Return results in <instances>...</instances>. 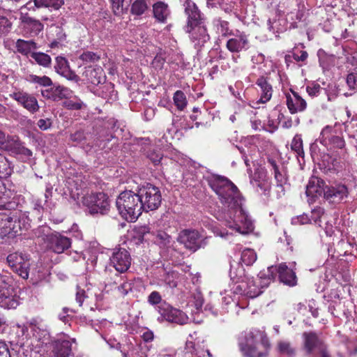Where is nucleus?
<instances>
[{"label":"nucleus","mask_w":357,"mask_h":357,"mask_svg":"<svg viewBox=\"0 0 357 357\" xmlns=\"http://www.w3.org/2000/svg\"><path fill=\"white\" fill-rule=\"evenodd\" d=\"M204 178L222 205L216 213V218L231 231L241 234L252 231V221L243 207V197L237 187L222 176L211 174ZM213 232L223 238H227L232 234V232L220 228H215Z\"/></svg>","instance_id":"obj_1"},{"label":"nucleus","mask_w":357,"mask_h":357,"mask_svg":"<svg viewBox=\"0 0 357 357\" xmlns=\"http://www.w3.org/2000/svg\"><path fill=\"white\" fill-rule=\"evenodd\" d=\"M238 346L244 357H266L270 344L264 331L252 328L241 334Z\"/></svg>","instance_id":"obj_2"},{"label":"nucleus","mask_w":357,"mask_h":357,"mask_svg":"<svg viewBox=\"0 0 357 357\" xmlns=\"http://www.w3.org/2000/svg\"><path fill=\"white\" fill-rule=\"evenodd\" d=\"M137 192L131 190L122 192L117 197L116 206L123 218L135 222L142 214L143 204Z\"/></svg>","instance_id":"obj_3"},{"label":"nucleus","mask_w":357,"mask_h":357,"mask_svg":"<svg viewBox=\"0 0 357 357\" xmlns=\"http://www.w3.org/2000/svg\"><path fill=\"white\" fill-rule=\"evenodd\" d=\"M270 284V278H268L266 271H261L258 278H247L238 284L234 293L254 298L262 293V289L266 288Z\"/></svg>","instance_id":"obj_4"},{"label":"nucleus","mask_w":357,"mask_h":357,"mask_svg":"<svg viewBox=\"0 0 357 357\" xmlns=\"http://www.w3.org/2000/svg\"><path fill=\"white\" fill-rule=\"evenodd\" d=\"M20 303L12 278L0 274V307L6 310L16 309Z\"/></svg>","instance_id":"obj_5"},{"label":"nucleus","mask_w":357,"mask_h":357,"mask_svg":"<svg viewBox=\"0 0 357 357\" xmlns=\"http://www.w3.org/2000/svg\"><path fill=\"white\" fill-rule=\"evenodd\" d=\"M138 196L143 206V211H149L157 209L162 201V196L158 188L147 183L137 190Z\"/></svg>","instance_id":"obj_6"},{"label":"nucleus","mask_w":357,"mask_h":357,"mask_svg":"<svg viewBox=\"0 0 357 357\" xmlns=\"http://www.w3.org/2000/svg\"><path fill=\"white\" fill-rule=\"evenodd\" d=\"M26 219L19 218L14 214H0V235L5 236L13 234V236L19 234L23 229H27Z\"/></svg>","instance_id":"obj_7"},{"label":"nucleus","mask_w":357,"mask_h":357,"mask_svg":"<svg viewBox=\"0 0 357 357\" xmlns=\"http://www.w3.org/2000/svg\"><path fill=\"white\" fill-rule=\"evenodd\" d=\"M82 202L92 215L105 214L110 207L108 197L104 192L86 195L83 197Z\"/></svg>","instance_id":"obj_8"},{"label":"nucleus","mask_w":357,"mask_h":357,"mask_svg":"<svg viewBox=\"0 0 357 357\" xmlns=\"http://www.w3.org/2000/svg\"><path fill=\"white\" fill-rule=\"evenodd\" d=\"M7 262L10 268L23 279L29 278L30 257L22 252L10 253L7 257Z\"/></svg>","instance_id":"obj_9"},{"label":"nucleus","mask_w":357,"mask_h":357,"mask_svg":"<svg viewBox=\"0 0 357 357\" xmlns=\"http://www.w3.org/2000/svg\"><path fill=\"white\" fill-rule=\"evenodd\" d=\"M267 276L270 278V283L274 281L277 275L283 284L293 287L296 284L295 273L289 269L286 264L282 263L278 266H271L266 270Z\"/></svg>","instance_id":"obj_10"},{"label":"nucleus","mask_w":357,"mask_h":357,"mask_svg":"<svg viewBox=\"0 0 357 357\" xmlns=\"http://www.w3.org/2000/svg\"><path fill=\"white\" fill-rule=\"evenodd\" d=\"M158 312L160 314V318L169 322L176 323L183 325L188 323V317L182 311L174 308L166 303H162L158 306Z\"/></svg>","instance_id":"obj_11"},{"label":"nucleus","mask_w":357,"mask_h":357,"mask_svg":"<svg viewBox=\"0 0 357 357\" xmlns=\"http://www.w3.org/2000/svg\"><path fill=\"white\" fill-rule=\"evenodd\" d=\"M184 31L188 34L190 40L195 48L197 50L201 49L210 40L206 24L184 28Z\"/></svg>","instance_id":"obj_12"},{"label":"nucleus","mask_w":357,"mask_h":357,"mask_svg":"<svg viewBox=\"0 0 357 357\" xmlns=\"http://www.w3.org/2000/svg\"><path fill=\"white\" fill-rule=\"evenodd\" d=\"M303 348L309 355L315 352L323 354L326 351V347L324 342L314 332H305L303 334Z\"/></svg>","instance_id":"obj_13"},{"label":"nucleus","mask_w":357,"mask_h":357,"mask_svg":"<svg viewBox=\"0 0 357 357\" xmlns=\"http://www.w3.org/2000/svg\"><path fill=\"white\" fill-rule=\"evenodd\" d=\"M29 328L33 338L38 342L37 346L43 347L49 343L50 335L47 324L41 319H34L29 322Z\"/></svg>","instance_id":"obj_14"},{"label":"nucleus","mask_w":357,"mask_h":357,"mask_svg":"<svg viewBox=\"0 0 357 357\" xmlns=\"http://www.w3.org/2000/svg\"><path fill=\"white\" fill-rule=\"evenodd\" d=\"M202 236L199 233L193 229H183L178 234L177 241L193 252L202 246Z\"/></svg>","instance_id":"obj_15"},{"label":"nucleus","mask_w":357,"mask_h":357,"mask_svg":"<svg viewBox=\"0 0 357 357\" xmlns=\"http://www.w3.org/2000/svg\"><path fill=\"white\" fill-rule=\"evenodd\" d=\"M185 13L188 17L187 23L184 28H190L206 24L203 14L201 13L198 7L193 1L190 0L185 1Z\"/></svg>","instance_id":"obj_16"},{"label":"nucleus","mask_w":357,"mask_h":357,"mask_svg":"<svg viewBox=\"0 0 357 357\" xmlns=\"http://www.w3.org/2000/svg\"><path fill=\"white\" fill-rule=\"evenodd\" d=\"M130 261V254L125 248L116 249L110 257L111 264L120 273H123L129 268Z\"/></svg>","instance_id":"obj_17"},{"label":"nucleus","mask_w":357,"mask_h":357,"mask_svg":"<svg viewBox=\"0 0 357 357\" xmlns=\"http://www.w3.org/2000/svg\"><path fill=\"white\" fill-rule=\"evenodd\" d=\"M226 44L227 49L232 53H238L245 51L249 48V40L248 35L244 32L237 31L236 34L232 33Z\"/></svg>","instance_id":"obj_18"},{"label":"nucleus","mask_w":357,"mask_h":357,"mask_svg":"<svg viewBox=\"0 0 357 357\" xmlns=\"http://www.w3.org/2000/svg\"><path fill=\"white\" fill-rule=\"evenodd\" d=\"M47 241L50 250L56 254L63 253L71 245V240L59 233H53L49 235Z\"/></svg>","instance_id":"obj_19"},{"label":"nucleus","mask_w":357,"mask_h":357,"mask_svg":"<svg viewBox=\"0 0 357 357\" xmlns=\"http://www.w3.org/2000/svg\"><path fill=\"white\" fill-rule=\"evenodd\" d=\"M21 27L24 36L33 37L43 29V24L39 20L25 15L21 18Z\"/></svg>","instance_id":"obj_20"},{"label":"nucleus","mask_w":357,"mask_h":357,"mask_svg":"<svg viewBox=\"0 0 357 357\" xmlns=\"http://www.w3.org/2000/svg\"><path fill=\"white\" fill-rule=\"evenodd\" d=\"M349 195V190L345 185L337 184L327 188L324 192V197L333 203H340L346 199Z\"/></svg>","instance_id":"obj_21"},{"label":"nucleus","mask_w":357,"mask_h":357,"mask_svg":"<svg viewBox=\"0 0 357 357\" xmlns=\"http://www.w3.org/2000/svg\"><path fill=\"white\" fill-rule=\"evenodd\" d=\"M19 104L31 113H35L39 109L36 98L24 92H16L11 95Z\"/></svg>","instance_id":"obj_22"},{"label":"nucleus","mask_w":357,"mask_h":357,"mask_svg":"<svg viewBox=\"0 0 357 357\" xmlns=\"http://www.w3.org/2000/svg\"><path fill=\"white\" fill-rule=\"evenodd\" d=\"M86 81L94 86L103 84L105 82V75L100 66H88L83 73Z\"/></svg>","instance_id":"obj_23"},{"label":"nucleus","mask_w":357,"mask_h":357,"mask_svg":"<svg viewBox=\"0 0 357 357\" xmlns=\"http://www.w3.org/2000/svg\"><path fill=\"white\" fill-rule=\"evenodd\" d=\"M325 183L323 180L317 177H312L306 186V195L310 199L309 202H312L314 198L321 196L326 191L324 188Z\"/></svg>","instance_id":"obj_24"},{"label":"nucleus","mask_w":357,"mask_h":357,"mask_svg":"<svg viewBox=\"0 0 357 357\" xmlns=\"http://www.w3.org/2000/svg\"><path fill=\"white\" fill-rule=\"evenodd\" d=\"M75 343V339H58L53 343V353L56 357H69L73 349L72 343Z\"/></svg>","instance_id":"obj_25"},{"label":"nucleus","mask_w":357,"mask_h":357,"mask_svg":"<svg viewBox=\"0 0 357 357\" xmlns=\"http://www.w3.org/2000/svg\"><path fill=\"white\" fill-rule=\"evenodd\" d=\"M293 97L287 96V105L291 114L301 112L306 109L307 103L298 93L291 91Z\"/></svg>","instance_id":"obj_26"},{"label":"nucleus","mask_w":357,"mask_h":357,"mask_svg":"<svg viewBox=\"0 0 357 357\" xmlns=\"http://www.w3.org/2000/svg\"><path fill=\"white\" fill-rule=\"evenodd\" d=\"M42 95L47 98H51L54 100H59L63 98L68 99L71 97L72 91L68 88L58 86L52 88L50 91L46 90L42 91Z\"/></svg>","instance_id":"obj_27"},{"label":"nucleus","mask_w":357,"mask_h":357,"mask_svg":"<svg viewBox=\"0 0 357 357\" xmlns=\"http://www.w3.org/2000/svg\"><path fill=\"white\" fill-rule=\"evenodd\" d=\"M17 52L26 56H31V54L38 49L37 44L33 40H25L18 39L15 43Z\"/></svg>","instance_id":"obj_28"},{"label":"nucleus","mask_w":357,"mask_h":357,"mask_svg":"<svg viewBox=\"0 0 357 357\" xmlns=\"http://www.w3.org/2000/svg\"><path fill=\"white\" fill-rule=\"evenodd\" d=\"M256 84L260 88L261 92L258 102L266 103L272 96L273 89L271 85L268 83L266 79L264 77L258 78Z\"/></svg>","instance_id":"obj_29"},{"label":"nucleus","mask_w":357,"mask_h":357,"mask_svg":"<svg viewBox=\"0 0 357 357\" xmlns=\"http://www.w3.org/2000/svg\"><path fill=\"white\" fill-rule=\"evenodd\" d=\"M331 131H332V128L330 126H326L322 130L321 135L322 136L323 140L325 142L326 140H328L330 144L333 147L338 148L340 149H343L345 145V142H344V139H342V137H341L340 136H335V135L331 136Z\"/></svg>","instance_id":"obj_30"},{"label":"nucleus","mask_w":357,"mask_h":357,"mask_svg":"<svg viewBox=\"0 0 357 357\" xmlns=\"http://www.w3.org/2000/svg\"><path fill=\"white\" fill-rule=\"evenodd\" d=\"M32 2L37 8H48L59 10L64 4V0H33L27 3L29 8H32Z\"/></svg>","instance_id":"obj_31"},{"label":"nucleus","mask_w":357,"mask_h":357,"mask_svg":"<svg viewBox=\"0 0 357 357\" xmlns=\"http://www.w3.org/2000/svg\"><path fill=\"white\" fill-rule=\"evenodd\" d=\"M152 237V232L147 226L136 227L133 229V238L136 244H139L144 241H151Z\"/></svg>","instance_id":"obj_32"},{"label":"nucleus","mask_w":357,"mask_h":357,"mask_svg":"<svg viewBox=\"0 0 357 357\" xmlns=\"http://www.w3.org/2000/svg\"><path fill=\"white\" fill-rule=\"evenodd\" d=\"M152 236H154V238H151V241H153L161 248H167L172 246V237L164 231L159 230L156 233L152 232Z\"/></svg>","instance_id":"obj_33"},{"label":"nucleus","mask_w":357,"mask_h":357,"mask_svg":"<svg viewBox=\"0 0 357 357\" xmlns=\"http://www.w3.org/2000/svg\"><path fill=\"white\" fill-rule=\"evenodd\" d=\"M153 15L159 22H165L169 15L168 6L163 2H158L153 5Z\"/></svg>","instance_id":"obj_34"},{"label":"nucleus","mask_w":357,"mask_h":357,"mask_svg":"<svg viewBox=\"0 0 357 357\" xmlns=\"http://www.w3.org/2000/svg\"><path fill=\"white\" fill-rule=\"evenodd\" d=\"M278 351L288 357H294L296 354V349L293 344L287 340H280L277 344Z\"/></svg>","instance_id":"obj_35"},{"label":"nucleus","mask_w":357,"mask_h":357,"mask_svg":"<svg viewBox=\"0 0 357 357\" xmlns=\"http://www.w3.org/2000/svg\"><path fill=\"white\" fill-rule=\"evenodd\" d=\"M31 58L34 61L45 68H48L51 65L52 59L50 55L44 52H34L31 54Z\"/></svg>","instance_id":"obj_36"},{"label":"nucleus","mask_w":357,"mask_h":357,"mask_svg":"<svg viewBox=\"0 0 357 357\" xmlns=\"http://www.w3.org/2000/svg\"><path fill=\"white\" fill-rule=\"evenodd\" d=\"M213 24L216 29V32L222 36L227 37L232 35L233 33L229 29L228 22L220 19H215L213 21Z\"/></svg>","instance_id":"obj_37"},{"label":"nucleus","mask_w":357,"mask_h":357,"mask_svg":"<svg viewBox=\"0 0 357 357\" xmlns=\"http://www.w3.org/2000/svg\"><path fill=\"white\" fill-rule=\"evenodd\" d=\"M112 5V9L115 15L123 14L127 11L132 0H110Z\"/></svg>","instance_id":"obj_38"},{"label":"nucleus","mask_w":357,"mask_h":357,"mask_svg":"<svg viewBox=\"0 0 357 357\" xmlns=\"http://www.w3.org/2000/svg\"><path fill=\"white\" fill-rule=\"evenodd\" d=\"M13 169L10 163L5 157L0 155V178H6L11 175Z\"/></svg>","instance_id":"obj_39"},{"label":"nucleus","mask_w":357,"mask_h":357,"mask_svg":"<svg viewBox=\"0 0 357 357\" xmlns=\"http://www.w3.org/2000/svg\"><path fill=\"white\" fill-rule=\"evenodd\" d=\"M27 80L33 84H37L40 86H50L52 85V79L47 76H38L36 75H30L27 79Z\"/></svg>","instance_id":"obj_40"},{"label":"nucleus","mask_w":357,"mask_h":357,"mask_svg":"<svg viewBox=\"0 0 357 357\" xmlns=\"http://www.w3.org/2000/svg\"><path fill=\"white\" fill-rule=\"evenodd\" d=\"M257 259V254L252 249H245L241 253V260L247 266L252 265Z\"/></svg>","instance_id":"obj_41"},{"label":"nucleus","mask_w":357,"mask_h":357,"mask_svg":"<svg viewBox=\"0 0 357 357\" xmlns=\"http://www.w3.org/2000/svg\"><path fill=\"white\" fill-rule=\"evenodd\" d=\"M147 9V4L145 0H135L132 4L131 13L133 15H141Z\"/></svg>","instance_id":"obj_42"},{"label":"nucleus","mask_w":357,"mask_h":357,"mask_svg":"<svg viewBox=\"0 0 357 357\" xmlns=\"http://www.w3.org/2000/svg\"><path fill=\"white\" fill-rule=\"evenodd\" d=\"M114 289L118 296H124L132 290V284L128 281H123L119 285H116V284H115Z\"/></svg>","instance_id":"obj_43"},{"label":"nucleus","mask_w":357,"mask_h":357,"mask_svg":"<svg viewBox=\"0 0 357 357\" xmlns=\"http://www.w3.org/2000/svg\"><path fill=\"white\" fill-rule=\"evenodd\" d=\"M174 101L177 108L180 110H183L187 104L185 96L181 91H177L174 93Z\"/></svg>","instance_id":"obj_44"},{"label":"nucleus","mask_w":357,"mask_h":357,"mask_svg":"<svg viewBox=\"0 0 357 357\" xmlns=\"http://www.w3.org/2000/svg\"><path fill=\"white\" fill-rule=\"evenodd\" d=\"M114 86L112 83H107L97 89V93L102 98L107 99L112 97V93L114 92Z\"/></svg>","instance_id":"obj_45"},{"label":"nucleus","mask_w":357,"mask_h":357,"mask_svg":"<svg viewBox=\"0 0 357 357\" xmlns=\"http://www.w3.org/2000/svg\"><path fill=\"white\" fill-rule=\"evenodd\" d=\"M291 146V149L297 153L299 156H302L303 155V141L300 135H296L293 138Z\"/></svg>","instance_id":"obj_46"},{"label":"nucleus","mask_w":357,"mask_h":357,"mask_svg":"<svg viewBox=\"0 0 357 357\" xmlns=\"http://www.w3.org/2000/svg\"><path fill=\"white\" fill-rule=\"evenodd\" d=\"M324 211L321 207H316L311 211L310 220L311 222L315 225H320L321 218L324 215Z\"/></svg>","instance_id":"obj_47"},{"label":"nucleus","mask_w":357,"mask_h":357,"mask_svg":"<svg viewBox=\"0 0 357 357\" xmlns=\"http://www.w3.org/2000/svg\"><path fill=\"white\" fill-rule=\"evenodd\" d=\"M273 169L274 170L275 179L277 184L284 185L287 183V178L282 172H280L274 161L271 162Z\"/></svg>","instance_id":"obj_48"},{"label":"nucleus","mask_w":357,"mask_h":357,"mask_svg":"<svg viewBox=\"0 0 357 357\" xmlns=\"http://www.w3.org/2000/svg\"><path fill=\"white\" fill-rule=\"evenodd\" d=\"M147 157L154 165H158L162 158V154L159 151L150 149L147 153Z\"/></svg>","instance_id":"obj_49"},{"label":"nucleus","mask_w":357,"mask_h":357,"mask_svg":"<svg viewBox=\"0 0 357 357\" xmlns=\"http://www.w3.org/2000/svg\"><path fill=\"white\" fill-rule=\"evenodd\" d=\"M69 67L67 60L62 56L56 58V65L54 68L57 73L60 74Z\"/></svg>","instance_id":"obj_50"},{"label":"nucleus","mask_w":357,"mask_h":357,"mask_svg":"<svg viewBox=\"0 0 357 357\" xmlns=\"http://www.w3.org/2000/svg\"><path fill=\"white\" fill-rule=\"evenodd\" d=\"M79 59L85 63H93L98 61L100 56L92 52H86L79 56Z\"/></svg>","instance_id":"obj_51"},{"label":"nucleus","mask_w":357,"mask_h":357,"mask_svg":"<svg viewBox=\"0 0 357 357\" xmlns=\"http://www.w3.org/2000/svg\"><path fill=\"white\" fill-rule=\"evenodd\" d=\"M321 90V87L320 85L315 82L310 84L306 87L307 93L312 98L317 96L320 93Z\"/></svg>","instance_id":"obj_52"},{"label":"nucleus","mask_w":357,"mask_h":357,"mask_svg":"<svg viewBox=\"0 0 357 357\" xmlns=\"http://www.w3.org/2000/svg\"><path fill=\"white\" fill-rule=\"evenodd\" d=\"M83 102L80 100H66L63 105L69 109H79L82 108Z\"/></svg>","instance_id":"obj_53"},{"label":"nucleus","mask_w":357,"mask_h":357,"mask_svg":"<svg viewBox=\"0 0 357 357\" xmlns=\"http://www.w3.org/2000/svg\"><path fill=\"white\" fill-rule=\"evenodd\" d=\"M190 303L191 305L195 306L197 310H199L202 308L204 303L202 295L200 293L195 294Z\"/></svg>","instance_id":"obj_54"},{"label":"nucleus","mask_w":357,"mask_h":357,"mask_svg":"<svg viewBox=\"0 0 357 357\" xmlns=\"http://www.w3.org/2000/svg\"><path fill=\"white\" fill-rule=\"evenodd\" d=\"M52 186L50 184H47L46 185L45 192V205L46 207L51 208L52 206Z\"/></svg>","instance_id":"obj_55"},{"label":"nucleus","mask_w":357,"mask_h":357,"mask_svg":"<svg viewBox=\"0 0 357 357\" xmlns=\"http://www.w3.org/2000/svg\"><path fill=\"white\" fill-rule=\"evenodd\" d=\"M257 185V192L264 194V195H269L270 184L265 181H256Z\"/></svg>","instance_id":"obj_56"},{"label":"nucleus","mask_w":357,"mask_h":357,"mask_svg":"<svg viewBox=\"0 0 357 357\" xmlns=\"http://www.w3.org/2000/svg\"><path fill=\"white\" fill-rule=\"evenodd\" d=\"M162 301V297L159 292L154 291L148 296V302L149 304L153 305L160 304Z\"/></svg>","instance_id":"obj_57"},{"label":"nucleus","mask_w":357,"mask_h":357,"mask_svg":"<svg viewBox=\"0 0 357 357\" xmlns=\"http://www.w3.org/2000/svg\"><path fill=\"white\" fill-rule=\"evenodd\" d=\"M60 75L68 80L74 81L75 82L79 81V77L73 71H72L69 67L61 73Z\"/></svg>","instance_id":"obj_58"},{"label":"nucleus","mask_w":357,"mask_h":357,"mask_svg":"<svg viewBox=\"0 0 357 357\" xmlns=\"http://www.w3.org/2000/svg\"><path fill=\"white\" fill-rule=\"evenodd\" d=\"M11 24L6 17L0 16V36L7 32Z\"/></svg>","instance_id":"obj_59"},{"label":"nucleus","mask_w":357,"mask_h":357,"mask_svg":"<svg viewBox=\"0 0 357 357\" xmlns=\"http://www.w3.org/2000/svg\"><path fill=\"white\" fill-rule=\"evenodd\" d=\"M87 298L86 295L85 291L84 289H81L79 287H77L75 300L76 302L79 304V306H82L85 298Z\"/></svg>","instance_id":"obj_60"},{"label":"nucleus","mask_w":357,"mask_h":357,"mask_svg":"<svg viewBox=\"0 0 357 357\" xmlns=\"http://www.w3.org/2000/svg\"><path fill=\"white\" fill-rule=\"evenodd\" d=\"M347 83L350 89H354L357 86V75L349 74L347 77Z\"/></svg>","instance_id":"obj_61"},{"label":"nucleus","mask_w":357,"mask_h":357,"mask_svg":"<svg viewBox=\"0 0 357 357\" xmlns=\"http://www.w3.org/2000/svg\"><path fill=\"white\" fill-rule=\"evenodd\" d=\"M165 62L164 57L161 54H158L153 60V65L155 68L162 69Z\"/></svg>","instance_id":"obj_62"},{"label":"nucleus","mask_w":357,"mask_h":357,"mask_svg":"<svg viewBox=\"0 0 357 357\" xmlns=\"http://www.w3.org/2000/svg\"><path fill=\"white\" fill-rule=\"evenodd\" d=\"M17 153L24 155L26 158H30L32 155V152L29 149L24 147L22 144H17Z\"/></svg>","instance_id":"obj_63"},{"label":"nucleus","mask_w":357,"mask_h":357,"mask_svg":"<svg viewBox=\"0 0 357 357\" xmlns=\"http://www.w3.org/2000/svg\"><path fill=\"white\" fill-rule=\"evenodd\" d=\"M142 337L146 342H152L154 339L153 332L148 328H145L142 334Z\"/></svg>","instance_id":"obj_64"}]
</instances>
